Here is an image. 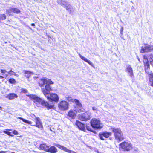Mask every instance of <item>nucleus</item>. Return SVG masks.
<instances>
[{
    "mask_svg": "<svg viewBox=\"0 0 153 153\" xmlns=\"http://www.w3.org/2000/svg\"><path fill=\"white\" fill-rule=\"evenodd\" d=\"M30 99L33 100V102L36 104H41L42 106H45L48 109L53 108L54 107L53 104H50L48 102L45 101L43 99L40 98L35 95H27Z\"/></svg>",
    "mask_w": 153,
    "mask_h": 153,
    "instance_id": "nucleus-1",
    "label": "nucleus"
},
{
    "mask_svg": "<svg viewBox=\"0 0 153 153\" xmlns=\"http://www.w3.org/2000/svg\"><path fill=\"white\" fill-rule=\"evenodd\" d=\"M111 130L114 133L116 140L118 142H120L124 139L123 133L121 130L118 128H116L114 127H112Z\"/></svg>",
    "mask_w": 153,
    "mask_h": 153,
    "instance_id": "nucleus-2",
    "label": "nucleus"
},
{
    "mask_svg": "<svg viewBox=\"0 0 153 153\" xmlns=\"http://www.w3.org/2000/svg\"><path fill=\"white\" fill-rule=\"evenodd\" d=\"M40 149L45 152L51 153H56L57 152V149L54 146H49L45 143L42 144L40 145Z\"/></svg>",
    "mask_w": 153,
    "mask_h": 153,
    "instance_id": "nucleus-3",
    "label": "nucleus"
},
{
    "mask_svg": "<svg viewBox=\"0 0 153 153\" xmlns=\"http://www.w3.org/2000/svg\"><path fill=\"white\" fill-rule=\"evenodd\" d=\"M53 82L50 79H48L45 86V88L41 89L42 92L46 97H48V95L50 93V92L52 91V87L50 85L53 84Z\"/></svg>",
    "mask_w": 153,
    "mask_h": 153,
    "instance_id": "nucleus-4",
    "label": "nucleus"
},
{
    "mask_svg": "<svg viewBox=\"0 0 153 153\" xmlns=\"http://www.w3.org/2000/svg\"><path fill=\"white\" fill-rule=\"evenodd\" d=\"M57 2L58 3L60 4L61 6H64V7L69 11L70 14H71L72 13L73 8L69 3L64 0H57Z\"/></svg>",
    "mask_w": 153,
    "mask_h": 153,
    "instance_id": "nucleus-5",
    "label": "nucleus"
},
{
    "mask_svg": "<svg viewBox=\"0 0 153 153\" xmlns=\"http://www.w3.org/2000/svg\"><path fill=\"white\" fill-rule=\"evenodd\" d=\"M90 123L91 126L94 128L100 129L103 127V125L100 123V121L96 118H93L91 120Z\"/></svg>",
    "mask_w": 153,
    "mask_h": 153,
    "instance_id": "nucleus-6",
    "label": "nucleus"
},
{
    "mask_svg": "<svg viewBox=\"0 0 153 153\" xmlns=\"http://www.w3.org/2000/svg\"><path fill=\"white\" fill-rule=\"evenodd\" d=\"M91 113L86 111L83 114H81L78 115V118L82 121H86L89 120L91 117Z\"/></svg>",
    "mask_w": 153,
    "mask_h": 153,
    "instance_id": "nucleus-7",
    "label": "nucleus"
},
{
    "mask_svg": "<svg viewBox=\"0 0 153 153\" xmlns=\"http://www.w3.org/2000/svg\"><path fill=\"white\" fill-rule=\"evenodd\" d=\"M119 146L120 147L126 151H129L132 148V144L131 143L127 142H124L121 143L120 144Z\"/></svg>",
    "mask_w": 153,
    "mask_h": 153,
    "instance_id": "nucleus-8",
    "label": "nucleus"
},
{
    "mask_svg": "<svg viewBox=\"0 0 153 153\" xmlns=\"http://www.w3.org/2000/svg\"><path fill=\"white\" fill-rule=\"evenodd\" d=\"M69 104L65 101H61L58 104V107L60 110L64 111L68 108Z\"/></svg>",
    "mask_w": 153,
    "mask_h": 153,
    "instance_id": "nucleus-9",
    "label": "nucleus"
},
{
    "mask_svg": "<svg viewBox=\"0 0 153 153\" xmlns=\"http://www.w3.org/2000/svg\"><path fill=\"white\" fill-rule=\"evenodd\" d=\"M48 95V97H46L49 100L57 102L59 100V97L56 94L50 93Z\"/></svg>",
    "mask_w": 153,
    "mask_h": 153,
    "instance_id": "nucleus-10",
    "label": "nucleus"
},
{
    "mask_svg": "<svg viewBox=\"0 0 153 153\" xmlns=\"http://www.w3.org/2000/svg\"><path fill=\"white\" fill-rule=\"evenodd\" d=\"M111 135L112 133L111 132H108L107 131L100 133L99 134L100 138L102 140H105V139L103 138V137L105 138H108Z\"/></svg>",
    "mask_w": 153,
    "mask_h": 153,
    "instance_id": "nucleus-11",
    "label": "nucleus"
},
{
    "mask_svg": "<svg viewBox=\"0 0 153 153\" xmlns=\"http://www.w3.org/2000/svg\"><path fill=\"white\" fill-rule=\"evenodd\" d=\"M35 120L36 124L32 126H36L40 129L42 130L43 128V126L40 118L39 117H36L35 118Z\"/></svg>",
    "mask_w": 153,
    "mask_h": 153,
    "instance_id": "nucleus-12",
    "label": "nucleus"
},
{
    "mask_svg": "<svg viewBox=\"0 0 153 153\" xmlns=\"http://www.w3.org/2000/svg\"><path fill=\"white\" fill-rule=\"evenodd\" d=\"M143 62L145 66V71L149 70V64L148 61L147 56L146 55L143 56Z\"/></svg>",
    "mask_w": 153,
    "mask_h": 153,
    "instance_id": "nucleus-13",
    "label": "nucleus"
},
{
    "mask_svg": "<svg viewBox=\"0 0 153 153\" xmlns=\"http://www.w3.org/2000/svg\"><path fill=\"white\" fill-rule=\"evenodd\" d=\"M55 145L61 149L63 150L64 151L69 153H76L75 152L72 150H69L63 146H61L59 144H56Z\"/></svg>",
    "mask_w": 153,
    "mask_h": 153,
    "instance_id": "nucleus-14",
    "label": "nucleus"
},
{
    "mask_svg": "<svg viewBox=\"0 0 153 153\" xmlns=\"http://www.w3.org/2000/svg\"><path fill=\"white\" fill-rule=\"evenodd\" d=\"M76 113L74 109L70 110L68 113L67 116L69 118L74 119L76 116Z\"/></svg>",
    "mask_w": 153,
    "mask_h": 153,
    "instance_id": "nucleus-15",
    "label": "nucleus"
},
{
    "mask_svg": "<svg viewBox=\"0 0 153 153\" xmlns=\"http://www.w3.org/2000/svg\"><path fill=\"white\" fill-rule=\"evenodd\" d=\"M125 71L131 77L133 75V71L132 68L130 65L128 66L125 69Z\"/></svg>",
    "mask_w": 153,
    "mask_h": 153,
    "instance_id": "nucleus-16",
    "label": "nucleus"
},
{
    "mask_svg": "<svg viewBox=\"0 0 153 153\" xmlns=\"http://www.w3.org/2000/svg\"><path fill=\"white\" fill-rule=\"evenodd\" d=\"M149 45L147 44H145L141 47V49L140 50L141 53H143L149 52Z\"/></svg>",
    "mask_w": 153,
    "mask_h": 153,
    "instance_id": "nucleus-17",
    "label": "nucleus"
},
{
    "mask_svg": "<svg viewBox=\"0 0 153 153\" xmlns=\"http://www.w3.org/2000/svg\"><path fill=\"white\" fill-rule=\"evenodd\" d=\"M48 79H49L47 78L41 79L39 81V85L41 87L44 86L47 83Z\"/></svg>",
    "mask_w": 153,
    "mask_h": 153,
    "instance_id": "nucleus-18",
    "label": "nucleus"
},
{
    "mask_svg": "<svg viewBox=\"0 0 153 153\" xmlns=\"http://www.w3.org/2000/svg\"><path fill=\"white\" fill-rule=\"evenodd\" d=\"M76 125L80 130L84 131L85 130V125L80 122L77 121L76 122Z\"/></svg>",
    "mask_w": 153,
    "mask_h": 153,
    "instance_id": "nucleus-19",
    "label": "nucleus"
},
{
    "mask_svg": "<svg viewBox=\"0 0 153 153\" xmlns=\"http://www.w3.org/2000/svg\"><path fill=\"white\" fill-rule=\"evenodd\" d=\"M18 97L17 95L14 93H11L8 94L6 98H8L10 100L14 99L15 98H17Z\"/></svg>",
    "mask_w": 153,
    "mask_h": 153,
    "instance_id": "nucleus-20",
    "label": "nucleus"
},
{
    "mask_svg": "<svg viewBox=\"0 0 153 153\" xmlns=\"http://www.w3.org/2000/svg\"><path fill=\"white\" fill-rule=\"evenodd\" d=\"M79 55L80 58L82 60L88 63L90 65L93 66V65L92 62L89 60L86 57L82 56L80 54H79Z\"/></svg>",
    "mask_w": 153,
    "mask_h": 153,
    "instance_id": "nucleus-21",
    "label": "nucleus"
},
{
    "mask_svg": "<svg viewBox=\"0 0 153 153\" xmlns=\"http://www.w3.org/2000/svg\"><path fill=\"white\" fill-rule=\"evenodd\" d=\"M74 109L76 112H84L85 111V110L83 108L82 105L77 107H75Z\"/></svg>",
    "mask_w": 153,
    "mask_h": 153,
    "instance_id": "nucleus-22",
    "label": "nucleus"
},
{
    "mask_svg": "<svg viewBox=\"0 0 153 153\" xmlns=\"http://www.w3.org/2000/svg\"><path fill=\"white\" fill-rule=\"evenodd\" d=\"M145 72L148 76L149 79L151 78H153V74L152 71L150 70L146 71Z\"/></svg>",
    "mask_w": 153,
    "mask_h": 153,
    "instance_id": "nucleus-23",
    "label": "nucleus"
},
{
    "mask_svg": "<svg viewBox=\"0 0 153 153\" xmlns=\"http://www.w3.org/2000/svg\"><path fill=\"white\" fill-rule=\"evenodd\" d=\"M23 72L25 74H26L25 76L27 78H29V77L31 75V74L32 73V72H31L30 71L25 70H23Z\"/></svg>",
    "mask_w": 153,
    "mask_h": 153,
    "instance_id": "nucleus-24",
    "label": "nucleus"
},
{
    "mask_svg": "<svg viewBox=\"0 0 153 153\" xmlns=\"http://www.w3.org/2000/svg\"><path fill=\"white\" fill-rule=\"evenodd\" d=\"M18 118L22 120L23 122L25 123H27L29 124H31L32 123V122L31 121H30L28 120L25 119L22 117H18Z\"/></svg>",
    "mask_w": 153,
    "mask_h": 153,
    "instance_id": "nucleus-25",
    "label": "nucleus"
},
{
    "mask_svg": "<svg viewBox=\"0 0 153 153\" xmlns=\"http://www.w3.org/2000/svg\"><path fill=\"white\" fill-rule=\"evenodd\" d=\"M74 102L76 105V107H77L78 106H80L81 105H82L81 103L79 101V100L77 99H74Z\"/></svg>",
    "mask_w": 153,
    "mask_h": 153,
    "instance_id": "nucleus-26",
    "label": "nucleus"
},
{
    "mask_svg": "<svg viewBox=\"0 0 153 153\" xmlns=\"http://www.w3.org/2000/svg\"><path fill=\"white\" fill-rule=\"evenodd\" d=\"M12 11L15 13H19L20 12V11L17 8H12Z\"/></svg>",
    "mask_w": 153,
    "mask_h": 153,
    "instance_id": "nucleus-27",
    "label": "nucleus"
},
{
    "mask_svg": "<svg viewBox=\"0 0 153 153\" xmlns=\"http://www.w3.org/2000/svg\"><path fill=\"white\" fill-rule=\"evenodd\" d=\"M7 73L10 75H14L16 76H19L18 74H16L15 72L13 71L12 70H10L9 71L7 72Z\"/></svg>",
    "mask_w": 153,
    "mask_h": 153,
    "instance_id": "nucleus-28",
    "label": "nucleus"
},
{
    "mask_svg": "<svg viewBox=\"0 0 153 153\" xmlns=\"http://www.w3.org/2000/svg\"><path fill=\"white\" fill-rule=\"evenodd\" d=\"M6 19V16L4 14L0 15V21L5 19Z\"/></svg>",
    "mask_w": 153,
    "mask_h": 153,
    "instance_id": "nucleus-29",
    "label": "nucleus"
},
{
    "mask_svg": "<svg viewBox=\"0 0 153 153\" xmlns=\"http://www.w3.org/2000/svg\"><path fill=\"white\" fill-rule=\"evenodd\" d=\"M9 82L10 83L15 84L16 82L15 80L13 78H11L9 79Z\"/></svg>",
    "mask_w": 153,
    "mask_h": 153,
    "instance_id": "nucleus-30",
    "label": "nucleus"
},
{
    "mask_svg": "<svg viewBox=\"0 0 153 153\" xmlns=\"http://www.w3.org/2000/svg\"><path fill=\"white\" fill-rule=\"evenodd\" d=\"M3 132L4 133H5V134H7L8 135H9L10 136H13V135L12 134V133L9 131H4Z\"/></svg>",
    "mask_w": 153,
    "mask_h": 153,
    "instance_id": "nucleus-31",
    "label": "nucleus"
},
{
    "mask_svg": "<svg viewBox=\"0 0 153 153\" xmlns=\"http://www.w3.org/2000/svg\"><path fill=\"white\" fill-rule=\"evenodd\" d=\"M12 8H10L9 9H7L6 10V13L8 14L9 15H11V12H12Z\"/></svg>",
    "mask_w": 153,
    "mask_h": 153,
    "instance_id": "nucleus-32",
    "label": "nucleus"
},
{
    "mask_svg": "<svg viewBox=\"0 0 153 153\" xmlns=\"http://www.w3.org/2000/svg\"><path fill=\"white\" fill-rule=\"evenodd\" d=\"M149 82L151 86L153 87V78H151L149 79Z\"/></svg>",
    "mask_w": 153,
    "mask_h": 153,
    "instance_id": "nucleus-33",
    "label": "nucleus"
},
{
    "mask_svg": "<svg viewBox=\"0 0 153 153\" xmlns=\"http://www.w3.org/2000/svg\"><path fill=\"white\" fill-rule=\"evenodd\" d=\"M66 98L68 101L70 102H74V99H72L71 97H66Z\"/></svg>",
    "mask_w": 153,
    "mask_h": 153,
    "instance_id": "nucleus-34",
    "label": "nucleus"
},
{
    "mask_svg": "<svg viewBox=\"0 0 153 153\" xmlns=\"http://www.w3.org/2000/svg\"><path fill=\"white\" fill-rule=\"evenodd\" d=\"M149 52L153 51V45H149Z\"/></svg>",
    "mask_w": 153,
    "mask_h": 153,
    "instance_id": "nucleus-35",
    "label": "nucleus"
},
{
    "mask_svg": "<svg viewBox=\"0 0 153 153\" xmlns=\"http://www.w3.org/2000/svg\"><path fill=\"white\" fill-rule=\"evenodd\" d=\"M28 92V91L26 89H25L23 88H22L21 89V92L22 93H27Z\"/></svg>",
    "mask_w": 153,
    "mask_h": 153,
    "instance_id": "nucleus-36",
    "label": "nucleus"
},
{
    "mask_svg": "<svg viewBox=\"0 0 153 153\" xmlns=\"http://www.w3.org/2000/svg\"><path fill=\"white\" fill-rule=\"evenodd\" d=\"M1 72L3 74H5L6 72H7V71L5 70L1 69Z\"/></svg>",
    "mask_w": 153,
    "mask_h": 153,
    "instance_id": "nucleus-37",
    "label": "nucleus"
},
{
    "mask_svg": "<svg viewBox=\"0 0 153 153\" xmlns=\"http://www.w3.org/2000/svg\"><path fill=\"white\" fill-rule=\"evenodd\" d=\"M13 134L14 135L18 134V132L16 130H14L13 131Z\"/></svg>",
    "mask_w": 153,
    "mask_h": 153,
    "instance_id": "nucleus-38",
    "label": "nucleus"
},
{
    "mask_svg": "<svg viewBox=\"0 0 153 153\" xmlns=\"http://www.w3.org/2000/svg\"><path fill=\"white\" fill-rule=\"evenodd\" d=\"M92 109L93 111H98L97 108L95 107H93Z\"/></svg>",
    "mask_w": 153,
    "mask_h": 153,
    "instance_id": "nucleus-39",
    "label": "nucleus"
},
{
    "mask_svg": "<svg viewBox=\"0 0 153 153\" xmlns=\"http://www.w3.org/2000/svg\"><path fill=\"white\" fill-rule=\"evenodd\" d=\"M123 27H122L120 29V33L121 35H123Z\"/></svg>",
    "mask_w": 153,
    "mask_h": 153,
    "instance_id": "nucleus-40",
    "label": "nucleus"
},
{
    "mask_svg": "<svg viewBox=\"0 0 153 153\" xmlns=\"http://www.w3.org/2000/svg\"><path fill=\"white\" fill-rule=\"evenodd\" d=\"M5 78L4 76H0V79H2Z\"/></svg>",
    "mask_w": 153,
    "mask_h": 153,
    "instance_id": "nucleus-41",
    "label": "nucleus"
},
{
    "mask_svg": "<svg viewBox=\"0 0 153 153\" xmlns=\"http://www.w3.org/2000/svg\"><path fill=\"white\" fill-rule=\"evenodd\" d=\"M134 149L135 151H136L137 152L138 151V149L137 148H134Z\"/></svg>",
    "mask_w": 153,
    "mask_h": 153,
    "instance_id": "nucleus-42",
    "label": "nucleus"
},
{
    "mask_svg": "<svg viewBox=\"0 0 153 153\" xmlns=\"http://www.w3.org/2000/svg\"><path fill=\"white\" fill-rule=\"evenodd\" d=\"M8 74H6L5 75V76H4V77H5V78H6V77L8 76Z\"/></svg>",
    "mask_w": 153,
    "mask_h": 153,
    "instance_id": "nucleus-43",
    "label": "nucleus"
},
{
    "mask_svg": "<svg viewBox=\"0 0 153 153\" xmlns=\"http://www.w3.org/2000/svg\"><path fill=\"white\" fill-rule=\"evenodd\" d=\"M0 153H6L4 152H0Z\"/></svg>",
    "mask_w": 153,
    "mask_h": 153,
    "instance_id": "nucleus-44",
    "label": "nucleus"
},
{
    "mask_svg": "<svg viewBox=\"0 0 153 153\" xmlns=\"http://www.w3.org/2000/svg\"><path fill=\"white\" fill-rule=\"evenodd\" d=\"M31 25H32L33 26H35V24L34 23H32L31 24Z\"/></svg>",
    "mask_w": 153,
    "mask_h": 153,
    "instance_id": "nucleus-45",
    "label": "nucleus"
},
{
    "mask_svg": "<svg viewBox=\"0 0 153 153\" xmlns=\"http://www.w3.org/2000/svg\"><path fill=\"white\" fill-rule=\"evenodd\" d=\"M8 130L10 131H12V130L11 129H8Z\"/></svg>",
    "mask_w": 153,
    "mask_h": 153,
    "instance_id": "nucleus-46",
    "label": "nucleus"
},
{
    "mask_svg": "<svg viewBox=\"0 0 153 153\" xmlns=\"http://www.w3.org/2000/svg\"><path fill=\"white\" fill-rule=\"evenodd\" d=\"M2 107H0V109H2Z\"/></svg>",
    "mask_w": 153,
    "mask_h": 153,
    "instance_id": "nucleus-47",
    "label": "nucleus"
},
{
    "mask_svg": "<svg viewBox=\"0 0 153 153\" xmlns=\"http://www.w3.org/2000/svg\"><path fill=\"white\" fill-rule=\"evenodd\" d=\"M134 7L133 6L132 7V8H133Z\"/></svg>",
    "mask_w": 153,
    "mask_h": 153,
    "instance_id": "nucleus-48",
    "label": "nucleus"
},
{
    "mask_svg": "<svg viewBox=\"0 0 153 153\" xmlns=\"http://www.w3.org/2000/svg\"><path fill=\"white\" fill-rule=\"evenodd\" d=\"M12 153H13V152H12Z\"/></svg>",
    "mask_w": 153,
    "mask_h": 153,
    "instance_id": "nucleus-49",
    "label": "nucleus"
}]
</instances>
